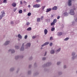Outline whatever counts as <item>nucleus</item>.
I'll list each match as a JSON object with an SVG mask.
<instances>
[{
	"label": "nucleus",
	"instance_id": "f257e3e1",
	"mask_svg": "<svg viewBox=\"0 0 77 77\" xmlns=\"http://www.w3.org/2000/svg\"><path fill=\"white\" fill-rule=\"evenodd\" d=\"M5 16V12L4 11H3L1 12V14L0 15V20H1L3 17Z\"/></svg>",
	"mask_w": 77,
	"mask_h": 77
},
{
	"label": "nucleus",
	"instance_id": "f03ea898",
	"mask_svg": "<svg viewBox=\"0 0 77 77\" xmlns=\"http://www.w3.org/2000/svg\"><path fill=\"white\" fill-rule=\"evenodd\" d=\"M75 52H73L72 53V59L74 60V59H75V58L76 57V56H75Z\"/></svg>",
	"mask_w": 77,
	"mask_h": 77
},
{
	"label": "nucleus",
	"instance_id": "7ed1b4c3",
	"mask_svg": "<svg viewBox=\"0 0 77 77\" xmlns=\"http://www.w3.org/2000/svg\"><path fill=\"white\" fill-rule=\"evenodd\" d=\"M31 46V43H28L26 45V47L25 48L26 49H27V48H29V47H30Z\"/></svg>",
	"mask_w": 77,
	"mask_h": 77
},
{
	"label": "nucleus",
	"instance_id": "20e7f679",
	"mask_svg": "<svg viewBox=\"0 0 77 77\" xmlns=\"http://www.w3.org/2000/svg\"><path fill=\"white\" fill-rule=\"evenodd\" d=\"M24 43H23L22 44V45L21 48H20V51H24Z\"/></svg>",
	"mask_w": 77,
	"mask_h": 77
},
{
	"label": "nucleus",
	"instance_id": "39448f33",
	"mask_svg": "<svg viewBox=\"0 0 77 77\" xmlns=\"http://www.w3.org/2000/svg\"><path fill=\"white\" fill-rule=\"evenodd\" d=\"M23 56H20V55H18L16 56L15 57V59H18V58H23Z\"/></svg>",
	"mask_w": 77,
	"mask_h": 77
},
{
	"label": "nucleus",
	"instance_id": "423d86ee",
	"mask_svg": "<svg viewBox=\"0 0 77 77\" xmlns=\"http://www.w3.org/2000/svg\"><path fill=\"white\" fill-rule=\"evenodd\" d=\"M10 43V41H6L4 44V45H8Z\"/></svg>",
	"mask_w": 77,
	"mask_h": 77
},
{
	"label": "nucleus",
	"instance_id": "0eeeda50",
	"mask_svg": "<svg viewBox=\"0 0 77 77\" xmlns=\"http://www.w3.org/2000/svg\"><path fill=\"white\" fill-rule=\"evenodd\" d=\"M69 14L70 15H74L75 14L74 12V10L72 9L71 10L70 12L69 13Z\"/></svg>",
	"mask_w": 77,
	"mask_h": 77
},
{
	"label": "nucleus",
	"instance_id": "6e6552de",
	"mask_svg": "<svg viewBox=\"0 0 77 77\" xmlns=\"http://www.w3.org/2000/svg\"><path fill=\"white\" fill-rule=\"evenodd\" d=\"M41 6V5L40 4H36L33 6V8H39Z\"/></svg>",
	"mask_w": 77,
	"mask_h": 77
},
{
	"label": "nucleus",
	"instance_id": "1a4fd4ad",
	"mask_svg": "<svg viewBox=\"0 0 77 77\" xmlns=\"http://www.w3.org/2000/svg\"><path fill=\"white\" fill-rule=\"evenodd\" d=\"M11 53H14L15 52V51L14 49H10L8 50V52H11Z\"/></svg>",
	"mask_w": 77,
	"mask_h": 77
},
{
	"label": "nucleus",
	"instance_id": "9d476101",
	"mask_svg": "<svg viewBox=\"0 0 77 77\" xmlns=\"http://www.w3.org/2000/svg\"><path fill=\"white\" fill-rule=\"evenodd\" d=\"M72 1L71 0H69L68 1V5L69 6H71L72 5V3H71Z\"/></svg>",
	"mask_w": 77,
	"mask_h": 77
},
{
	"label": "nucleus",
	"instance_id": "9b49d317",
	"mask_svg": "<svg viewBox=\"0 0 77 77\" xmlns=\"http://www.w3.org/2000/svg\"><path fill=\"white\" fill-rule=\"evenodd\" d=\"M61 50V48H59L58 49H57L55 51V53L56 54L57 53H59V52H60V50Z\"/></svg>",
	"mask_w": 77,
	"mask_h": 77
},
{
	"label": "nucleus",
	"instance_id": "f8f14e48",
	"mask_svg": "<svg viewBox=\"0 0 77 77\" xmlns=\"http://www.w3.org/2000/svg\"><path fill=\"white\" fill-rule=\"evenodd\" d=\"M51 63L50 62H48L45 65V66H50L51 65Z\"/></svg>",
	"mask_w": 77,
	"mask_h": 77
},
{
	"label": "nucleus",
	"instance_id": "ddd939ff",
	"mask_svg": "<svg viewBox=\"0 0 77 77\" xmlns=\"http://www.w3.org/2000/svg\"><path fill=\"white\" fill-rule=\"evenodd\" d=\"M55 53V51L54 50H52L50 51V53L52 54H53Z\"/></svg>",
	"mask_w": 77,
	"mask_h": 77
},
{
	"label": "nucleus",
	"instance_id": "4468645a",
	"mask_svg": "<svg viewBox=\"0 0 77 77\" xmlns=\"http://www.w3.org/2000/svg\"><path fill=\"white\" fill-rule=\"evenodd\" d=\"M44 32L45 33V35H47V33H48V30L47 29H45L44 30Z\"/></svg>",
	"mask_w": 77,
	"mask_h": 77
},
{
	"label": "nucleus",
	"instance_id": "2eb2a0df",
	"mask_svg": "<svg viewBox=\"0 0 77 77\" xmlns=\"http://www.w3.org/2000/svg\"><path fill=\"white\" fill-rule=\"evenodd\" d=\"M51 11V8H47L46 12H50Z\"/></svg>",
	"mask_w": 77,
	"mask_h": 77
},
{
	"label": "nucleus",
	"instance_id": "dca6fc26",
	"mask_svg": "<svg viewBox=\"0 0 77 77\" xmlns=\"http://www.w3.org/2000/svg\"><path fill=\"white\" fill-rule=\"evenodd\" d=\"M52 10H57V6H54L52 8Z\"/></svg>",
	"mask_w": 77,
	"mask_h": 77
},
{
	"label": "nucleus",
	"instance_id": "f3484780",
	"mask_svg": "<svg viewBox=\"0 0 77 77\" xmlns=\"http://www.w3.org/2000/svg\"><path fill=\"white\" fill-rule=\"evenodd\" d=\"M63 15L65 17H66V16H68V15L69 14L66 12H65L63 14Z\"/></svg>",
	"mask_w": 77,
	"mask_h": 77
},
{
	"label": "nucleus",
	"instance_id": "a211bd4d",
	"mask_svg": "<svg viewBox=\"0 0 77 77\" xmlns=\"http://www.w3.org/2000/svg\"><path fill=\"white\" fill-rule=\"evenodd\" d=\"M12 5L13 7H15L16 6H17V4H16L15 2H14L12 3Z\"/></svg>",
	"mask_w": 77,
	"mask_h": 77
},
{
	"label": "nucleus",
	"instance_id": "6ab92c4d",
	"mask_svg": "<svg viewBox=\"0 0 77 77\" xmlns=\"http://www.w3.org/2000/svg\"><path fill=\"white\" fill-rule=\"evenodd\" d=\"M17 37L20 39H22V36L20 34H19L17 35Z\"/></svg>",
	"mask_w": 77,
	"mask_h": 77
},
{
	"label": "nucleus",
	"instance_id": "aec40b11",
	"mask_svg": "<svg viewBox=\"0 0 77 77\" xmlns=\"http://www.w3.org/2000/svg\"><path fill=\"white\" fill-rule=\"evenodd\" d=\"M62 35V32H58L57 33V35L58 36H60V35Z\"/></svg>",
	"mask_w": 77,
	"mask_h": 77
},
{
	"label": "nucleus",
	"instance_id": "412c9836",
	"mask_svg": "<svg viewBox=\"0 0 77 77\" xmlns=\"http://www.w3.org/2000/svg\"><path fill=\"white\" fill-rule=\"evenodd\" d=\"M37 21L38 22H40L41 21V18H37Z\"/></svg>",
	"mask_w": 77,
	"mask_h": 77
},
{
	"label": "nucleus",
	"instance_id": "4be33fe9",
	"mask_svg": "<svg viewBox=\"0 0 77 77\" xmlns=\"http://www.w3.org/2000/svg\"><path fill=\"white\" fill-rule=\"evenodd\" d=\"M15 48L16 49L18 50V49H19V48H20V47H19V46H18L17 45H16L15 46Z\"/></svg>",
	"mask_w": 77,
	"mask_h": 77
},
{
	"label": "nucleus",
	"instance_id": "5701e85b",
	"mask_svg": "<svg viewBox=\"0 0 77 77\" xmlns=\"http://www.w3.org/2000/svg\"><path fill=\"white\" fill-rule=\"evenodd\" d=\"M14 70V68H12L10 69V71H13Z\"/></svg>",
	"mask_w": 77,
	"mask_h": 77
},
{
	"label": "nucleus",
	"instance_id": "b1692460",
	"mask_svg": "<svg viewBox=\"0 0 77 77\" xmlns=\"http://www.w3.org/2000/svg\"><path fill=\"white\" fill-rule=\"evenodd\" d=\"M32 30V28H31V27L28 28L27 29V30L28 31H30V30Z\"/></svg>",
	"mask_w": 77,
	"mask_h": 77
},
{
	"label": "nucleus",
	"instance_id": "393cba45",
	"mask_svg": "<svg viewBox=\"0 0 77 77\" xmlns=\"http://www.w3.org/2000/svg\"><path fill=\"white\" fill-rule=\"evenodd\" d=\"M53 22L55 24L57 22V20L56 19H54Z\"/></svg>",
	"mask_w": 77,
	"mask_h": 77
},
{
	"label": "nucleus",
	"instance_id": "a878e982",
	"mask_svg": "<svg viewBox=\"0 0 77 77\" xmlns=\"http://www.w3.org/2000/svg\"><path fill=\"white\" fill-rule=\"evenodd\" d=\"M45 6H42V7L41 8L42 9V10H44V9H45Z\"/></svg>",
	"mask_w": 77,
	"mask_h": 77
},
{
	"label": "nucleus",
	"instance_id": "bb28decb",
	"mask_svg": "<svg viewBox=\"0 0 77 77\" xmlns=\"http://www.w3.org/2000/svg\"><path fill=\"white\" fill-rule=\"evenodd\" d=\"M45 45H48V44H49V42H46L45 43Z\"/></svg>",
	"mask_w": 77,
	"mask_h": 77
},
{
	"label": "nucleus",
	"instance_id": "cd10ccee",
	"mask_svg": "<svg viewBox=\"0 0 77 77\" xmlns=\"http://www.w3.org/2000/svg\"><path fill=\"white\" fill-rule=\"evenodd\" d=\"M26 26H28V25H30V23L27 22L26 23Z\"/></svg>",
	"mask_w": 77,
	"mask_h": 77
},
{
	"label": "nucleus",
	"instance_id": "c85d7f7f",
	"mask_svg": "<svg viewBox=\"0 0 77 77\" xmlns=\"http://www.w3.org/2000/svg\"><path fill=\"white\" fill-rule=\"evenodd\" d=\"M3 3H7V0H4Z\"/></svg>",
	"mask_w": 77,
	"mask_h": 77
},
{
	"label": "nucleus",
	"instance_id": "c756f323",
	"mask_svg": "<svg viewBox=\"0 0 77 77\" xmlns=\"http://www.w3.org/2000/svg\"><path fill=\"white\" fill-rule=\"evenodd\" d=\"M54 30H55V28H52L51 29V31H54Z\"/></svg>",
	"mask_w": 77,
	"mask_h": 77
},
{
	"label": "nucleus",
	"instance_id": "7c9ffc66",
	"mask_svg": "<svg viewBox=\"0 0 77 77\" xmlns=\"http://www.w3.org/2000/svg\"><path fill=\"white\" fill-rule=\"evenodd\" d=\"M61 63V62L59 61L57 62V65H60Z\"/></svg>",
	"mask_w": 77,
	"mask_h": 77
},
{
	"label": "nucleus",
	"instance_id": "2f4dec72",
	"mask_svg": "<svg viewBox=\"0 0 77 77\" xmlns=\"http://www.w3.org/2000/svg\"><path fill=\"white\" fill-rule=\"evenodd\" d=\"M11 24H14V21H11L10 22Z\"/></svg>",
	"mask_w": 77,
	"mask_h": 77
},
{
	"label": "nucleus",
	"instance_id": "473e14b6",
	"mask_svg": "<svg viewBox=\"0 0 77 77\" xmlns=\"http://www.w3.org/2000/svg\"><path fill=\"white\" fill-rule=\"evenodd\" d=\"M54 24L55 23L53 22L51 23V26H53V25H54Z\"/></svg>",
	"mask_w": 77,
	"mask_h": 77
},
{
	"label": "nucleus",
	"instance_id": "72a5a7b5",
	"mask_svg": "<svg viewBox=\"0 0 77 77\" xmlns=\"http://www.w3.org/2000/svg\"><path fill=\"white\" fill-rule=\"evenodd\" d=\"M68 39H69V38H66L64 39V41H68Z\"/></svg>",
	"mask_w": 77,
	"mask_h": 77
},
{
	"label": "nucleus",
	"instance_id": "f704fd0d",
	"mask_svg": "<svg viewBox=\"0 0 77 77\" xmlns=\"http://www.w3.org/2000/svg\"><path fill=\"white\" fill-rule=\"evenodd\" d=\"M66 65H64L63 68H64V69H65V68H66Z\"/></svg>",
	"mask_w": 77,
	"mask_h": 77
},
{
	"label": "nucleus",
	"instance_id": "c9c22d12",
	"mask_svg": "<svg viewBox=\"0 0 77 77\" xmlns=\"http://www.w3.org/2000/svg\"><path fill=\"white\" fill-rule=\"evenodd\" d=\"M43 60H46V58L45 57H43L42 58Z\"/></svg>",
	"mask_w": 77,
	"mask_h": 77
},
{
	"label": "nucleus",
	"instance_id": "e433bc0d",
	"mask_svg": "<svg viewBox=\"0 0 77 77\" xmlns=\"http://www.w3.org/2000/svg\"><path fill=\"white\" fill-rule=\"evenodd\" d=\"M19 14H22V10H20L19 11Z\"/></svg>",
	"mask_w": 77,
	"mask_h": 77
},
{
	"label": "nucleus",
	"instance_id": "4c0bfd02",
	"mask_svg": "<svg viewBox=\"0 0 77 77\" xmlns=\"http://www.w3.org/2000/svg\"><path fill=\"white\" fill-rule=\"evenodd\" d=\"M28 16H30L31 15V13H29L27 14Z\"/></svg>",
	"mask_w": 77,
	"mask_h": 77
},
{
	"label": "nucleus",
	"instance_id": "58836bf2",
	"mask_svg": "<svg viewBox=\"0 0 77 77\" xmlns=\"http://www.w3.org/2000/svg\"><path fill=\"white\" fill-rule=\"evenodd\" d=\"M45 21L46 22H47V23H48V20L46 19L45 20Z\"/></svg>",
	"mask_w": 77,
	"mask_h": 77
},
{
	"label": "nucleus",
	"instance_id": "ea45409f",
	"mask_svg": "<svg viewBox=\"0 0 77 77\" xmlns=\"http://www.w3.org/2000/svg\"><path fill=\"white\" fill-rule=\"evenodd\" d=\"M24 38H25V39H27V35H26L25 36Z\"/></svg>",
	"mask_w": 77,
	"mask_h": 77
},
{
	"label": "nucleus",
	"instance_id": "a19ab883",
	"mask_svg": "<svg viewBox=\"0 0 77 77\" xmlns=\"http://www.w3.org/2000/svg\"><path fill=\"white\" fill-rule=\"evenodd\" d=\"M50 46H52L53 45V43H51L49 44Z\"/></svg>",
	"mask_w": 77,
	"mask_h": 77
},
{
	"label": "nucleus",
	"instance_id": "79ce46f5",
	"mask_svg": "<svg viewBox=\"0 0 77 77\" xmlns=\"http://www.w3.org/2000/svg\"><path fill=\"white\" fill-rule=\"evenodd\" d=\"M75 23V22L73 21L72 22V24L73 25Z\"/></svg>",
	"mask_w": 77,
	"mask_h": 77
},
{
	"label": "nucleus",
	"instance_id": "37998d69",
	"mask_svg": "<svg viewBox=\"0 0 77 77\" xmlns=\"http://www.w3.org/2000/svg\"><path fill=\"white\" fill-rule=\"evenodd\" d=\"M20 5H23V2H22V1H20Z\"/></svg>",
	"mask_w": 77,
	"mask_h": 77
},
{
	"label": "nucleus",
	"instance_id": "c03bdc74",
	"mask_svg": "<svg viewBox=\"0 0 77 77\" xmlns=\"http://www.w3.org/2000/svg\"><path fill=\"white\" fill-rule=\"evenodd\" d=\"M28 74H31V71H29L28 72Z\"/></svg>",
	"mask_w": 77,
	"mask_h": 77
},
{
	"label": "nucleus",
	"instance_id": "a18cd8bd",
	"mask_svg": "<svg viewBox=\"0 0 77 77\" xmlns=\"http://www.w3.org/2000/svg\"><path fill=\"white\" fill-rule=\"evenodd\" d=\"M45 43H44L43 45H42L41 46L42 47H44V46H45Z\"/></svg>",
	"mask_w": 77,
	"mask_h": 77
},
{
	"label": "nucleus",
	"instance_id": "49530a36",
	"mask_svg": "<svg viewBox=\"0 0 77 77\" xmlns=\"http://www.w3.org/2000/svg\"><path fill=\"white\" fill-rule=\"evenodd\" d=\"M52 39H53V37H50V38L49 39L50 40H52Z\"/></svg>",
	"mask_w": 77,
	"mask_h": 77
},
{
	"label": "nucleus",
	"instance_id": "de8ad7c7",
	"mask_svg": "<svg viewBox=\"0 0 77 77\" xmlns=\"http://www.w3.org/2000/svg\"><path fill=\"white\" fill-rule=\"evenodd\" d=\"M43 19H44V17L43 16H42L41 17V20H43Z\"/></svg>",
	"mask_w": 77,
	"mask_h": 77
},
{
	"label": "nucleus",
	"instance_id": "09e8293b",
	"mask_svg": "<svg viewBox=\"0 0 77 77\" xmlns=\"http://www.w3.org/2000/svg\"><path fill=\"white\" fill-rule=\"evenodd\" d=\"M47 51H46L45 53V56H46V55H47Z\"/></svg>",
	"mask_w": 77,
	"mask_h": 77
},
{
	"label": "nucleus",
	"instance_id": "8fccbe9b",
	"mask_svg": "<svg viewBox=\"0 0 77 77\" xmlns=\"http://www.w3.org/2000/svg\"><path fill=\"white\" fill-rule=\"evenodd\" d=\"M41 1V0H37L36 2H37V3H38V2H39Z\"/></svg>",
	"mask_w": 77,
	"mask_h": 77
},
{
	"label": "nucleus",
	"instance_id": "3c124183",
	"mask_svg": "<svg viewBox=\"0 0 77 77\" xmlns=\"http://www.w3.org/2000/svg\"><path fill=\"white\" fill-rule=\"evenodd\" d=\"M35 38H36V36H33L32 37V38L33 39H35Z\"/></svg>",
	"mask_w": 77,
	"mask_h": 77
},
{
	"label": "nucleus",
	"instance_id": "603ef678",
	"mask_svg": "<svg viewBox=\"0 0 77 77\" xmlns=\"http://www.w3.org/2000/svg\"><path fill=\"white\" fill-rule=\"evenodd\" d=\"M60 18V16H58L57 17V20H58V19H59Z\"/></svg>",
	"mask_w": 77,
	"mask_h": 77
},
{
	"label": "nucleus",
	"instance_id": "864d4df0",
	"mask_svg": "<svg viewBox=\"0 0 77 77\" xmlns=\"http://www.w3.org/2000/svg\"><path fill=\"white\" fill-rule=\"evenodd\" d=\"M33 58V57H31L30 58H29V59L30 60H31V59H32Z\"/></svg>",
	"mask_w": 77,
	"mask_h": 77
},
{
	"label": "nucleus",
	"instance_id": "5fc2aeb1",
	"mask_svg": "<svg viewBox=\"0 0 77 77\" xmlns=\"http://www.w3.org/2000/svg\"><path fill=\"white\" fill-rule=\"evenodd\" d=\"M36 65V63H35L34 64V65L35 66V65Z\"/></svg>",
	"mask_w": 77,
	"mask_h": 77
},
{
	"label": "nucleus",
	"instance_id": "6e6d98bb",
	"mask_svg": "<svg viewBox=\"0 0 77 77\" xmlns=\"http://www.w3.org/2000/svg\"><path fill=\"white\" fill-rule=\"evenodd\" d=\"M31 66H32L31 65H29V68H31Z\"/></svg>",
	"mask_w": 77,
	"mask_h": 77
},
{
	"label": "nucleus",
	"instance_id": "4d7b16f0",
	"mask_svg": "<svg viewBox=\"0 0 77 77\" xmlns=\"http://www.w3.org/2000/svg\"><path fill=\"white\" fill-rule=\"evenodd\" d=\"M51 17H54V16L53 15H51Z\"/></svg>",
	"mask_w": 77,
	"mask_h": 77
},
{
	"label": "nucleus",
	"instance_id": "13d9d810",
	"mask_svg": "<svg viewBox=\"0 0 77 77\" xmlns=\"http://www.w3.org/2000/svg\"><path fill=\"white\" fill-rule=\"evenodd\" d=\"M28 7H29V8H30V5H29L28 6Z\"/></svg>",
	"mask_w": 77,
	"mask_h": 77
},
{
	"label": "nucleus",
	"instance_id": "bf43d9fd",
	"mask_svg": "<svg viewBox=\"0 0 77 77\" xmlns=\"http://www.w3.org/2000/svg\"><path fill=\"white\" fill-rule=\"evenodd\" d=\"M59 74H62V72H60L59 73Z\"/></svg>",
	"mask_w": 77,
	"mask_h": 77
},
{
	"label": "nucleus",
	"instance_id": "052dcab7",
	"mask_svg": "<svg viewBox=\"0 0 77 77\" xmlns=\"http://www.w3.org/2000/svg\"><path fill=\"white\" fill-rule=\"evenodd\" d=\"M24 2L25 3H26V4L27 3V2H26V1H24Z\"/></svg>",
	"mask_w": 77,
	"mask_h": 77
},
{
	"label": "nucleus",
	"instance_id": "680f3d73",
	"mask_svg": "<svg viewBox=\"0 0 77 77\" xmlns=\"http://www.w3.org/2000/svg\"><path fill=\"white\" fill-rule=\"evenodd\" d=\"M73 9H74V10H75V8H74Z\"/></svg>",
	"mask_w": 77,
	"mask_h": 77
},
{
	"label": "nucleus",
	"instance_id": "e2e57ef3",
	"mask_svg": "<svg viewBox=\"0 0 77 77\" xmlns=\"http://www.w3.org/2000/svg\"><path fill=\"white\" fill-rule=\"evenodd\" d=\"M71 1H74V0H71Z\"/></svg>",
	"mask_w": 77,
	"mask_h": 77
},
{
	"label": "nucleus",
	"instance_id": "0e129e2a",
	"mask_svg": "<svg viewBox=\"0 0 77 77\" xmlns=\"http://www.w3.org/2000/svg\"><path fill=\"white\" fill-rule=\"evenodd\" d=\"M14 11L15 12V10H14Z\"/></svg>",
	"mask_w": 77,
	"mask_h": 77
},
{
	"label": "nucleus",
	"instance_id": "69168bd1",
	"mask_svg": "<svg viewBox=\"0 0 77 77\" xmlns=\"http://www.w3.org/2000/svg\"><path fill=\"white\" fill-rule=\"evenodd\" d=\"M76 73H77V71H76Z\"/></svg>",
	"mask_w": 77,
	"mask_h": 77
},
{
	"label": "nucleus",
	"instance_id": "338daca9",
	"mask_svg": "<svg viewBox=\"0 0 77 77\" xmlns=\"http://www.w3.org/2000/svg\"><path fill=\"white\" fill-rule=\"evenodd\" d=\"M0 1H1V0H0Z\"/></svg>",
	"mask_w": 77,
	"mask_h": 77
}]
</instances>
